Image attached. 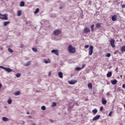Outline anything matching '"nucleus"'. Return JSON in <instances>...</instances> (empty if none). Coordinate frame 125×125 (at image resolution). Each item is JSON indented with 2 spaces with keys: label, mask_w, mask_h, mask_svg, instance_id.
I'll return each instance as SVG.
<instances>
[{
  "label": "nucleus",
  "mask_w": 125,
  "mask_h": 125,
  "mask_svg": "<svg viewBox=\"0 0 125 125\" xmlns=\"http://www.w3.org/2000/svg\"><path fill=\"white\" fill-rule=\"evenodd\" d=\"M0 19L2 20H8V15L7 14L3 15L0 13Z\"/></svg>",
  "instance_id": "nucleus-1"
},
{
  "label": "nucleus",
  "mask_w": 125,
  "mask_h": 125,
  "mask_svg": "<svg viewBox=\"0 0 125 125\" xmlns=\"http://www.w3.org/2000/svg\"><path fill=\"white\" fill-rule=\"evenodd\" d=\"M68 51L70 53H75L76 52V49L73 48L71 45H69L68 46Z\"/></svg>",
  "instance_id": "nucleus-2"
},
{
  "label": "nucleus",
  "mask_w": 125,
  "mask_h": 125,
  "mask_svg": "<svg viewBox=\"0 0 125 125\" xmlns=\"http://www.w3.org/2000/svg\"><path fill=\"white\" fill-rule=\"evenodd\" d=\"M61 33V31H60V30L59 29H57L53 32V34L54 36H58Z\"/></svg>",
  "instance_id": "nucleus-3"
},
{
  "label": "nucleus",
  "mask_w": 125,
  "mask_h": 125,
  "mask_svg": "<svg viewBox=\"0 0 125 125\" xmlns=\"http://www.w3.org/2000/svg\"><path fill=\"white\" fill-rule=\"evenodd\" d=\"M93 53V46L90 45L89 47V55H92Z\"/></svg>",
  "instance_id": "nucleus-4"
},
{
  "label": "nucleus",
  "mask_w": 125,
  "mask_h": 125,
  "mask_svg": "<svg viewBox=\"0 0 125 125\" xmlns=\"http://www.w3.org/2000/svg\"><path fill=\"white\" fill-rule=\"evenodd\" d=\"M110 43L111 46H112V47H115L116 46V45H115V39H111L110 41Z\"/></svg>",
  "instance_id": "nucleus-5"
},
{
  "label": "nucleus",
  "mask_w": 125,
  "mask_h": 125,
  "mask_svg": "<svg viewBox=\"0 0 125 125\" xmlns=\"http://www.w3.org/2000/svg\"><path fill=\"white\" fill-rule=\"evenodd\" d=\"M90 29H89V28L87 27H85L84 29L83 33H84V34H88V33H90Z\"/></svg>",
  "instance_id": "nucleus-6"
},
{
  "label": "nucleus",
  "mask_w": 125,
  "mask_h": 125,
  "mask_svg": "<svg viewBox=\"0 0 125 125\" xmlns=\"http://www.w3.org/2000/svg\"><path fill=\"white\" fill-rule=\"evenodd\" d=\"M52 53H54L56 55L59 56V53L58 52V50H52L51 51Z\"/></svg>",
  "instance_id": "nucleus-7"
},
{
  "label": "nucleus",
  "mask_w": 125,
  "mask_h": 125,
  "mask_svg": "<svg viewBox=\"0 0 125 125\" xmlns=\"http://www.w3.org/2000/svg\"><path fill=\"white\" fill-rule=\"evenodd\" d=\"M117 17H118V16L117 15H116V14L114 15L111 17L112 21H116V20H117Z\"/></svg>",
  "instance_id": "nucleus-8"
},
{
  "label": "nucleus",
  "mask_w": 125,
  "mask_h": 125,
  "mask_svg": "<svg viewBox=\"0 0 125 125\" xmlns=\"http://www.w3.org/2000/svg\"><path fill=\"white\" fill-rule=\"evenodd\" d=\"M76 83L77 81L74 80L68 81V83H69V84H75V83Z\"/></svg>",
  "instance_id": "nucleus-9"
},
{
  "label": "nucleus",
  "mask_w": 125,
  "mask_h": 125,
  "mask_svg": "<svg viewBox=\"0 0 125 125\" xmlns=\"http://www.w3.org/2000/svg\"><path fill=\"white\" fill-rule=\"evenodd\" d=\"M100 118V115H97L93 118V121H96L97 120H99Z\"/></svg>",
  "instance_id": "nucleus-10"
},
{
  "label": "nucleus",
  "mask_w": 125,
  "mask_h": 125,
  "mask_svg": "<svg viewBox=\"0 0 125 125\" xmlns=\"http://www.w3.org/2000/svg\"><path fill=\"white\" fill-rule=\"evenodd\" d=\"M102 103L103 104V105H105L106 103H107V101L105 100V98H102Z\"/></svg>",
  "instance_id": "nucleus-11"
},
{
  "label": "nucleus",
  "mask_w": 125,
  "mask_h": 125,
  "mask_svg": "<svg viewBox=\"0 0 125 125\" xmlns=\"http://www.w3.org/2000/svg\"><path fill=\"white\" fill-rule=\"evenodd\" d=\"M58 74L59 78L61 79H63V73L62 72H59Z\"/></svg>",
  "instance_id": "nucleus-12"
},
{
  "label": "nucleus",
  "mask_w": 125,
  "mask_h": 125,
  "mask_svg": "<svg viewBox=\"0 0 125 125\" xmlns=\"http://www.w3.org/2000/svg\"><path fill=\"white\" fill-rule=\"evenodd\" d=\"M107 78H111L112 77V72L109 71L106 74Z\"/></svg>",
  "instance_id": "nucleus-13"
},
{
  "label": "nucleus",
  "mask_w": 125,
  "mask_h": 125,
  "mask_svg": "<svg viewBox=\"0 0 125 125\" xmlns=\"http://www.w3.org/2000/svg\"><path fill=\"white\" fill-rule=\"evenodd\" d=\"M112 84H113L114 85H115V84H117V83H118V81H117V80L115 79L114 80H112L111 82Z\"/></svg>",
  "instance_id": "nucleus-14"
},
{
  "label": "nucleus",
  "mask_w": 125,
  "mask_h": 125,
  "mask_svg": "<svg viewBox=\"0 0 125 125\" xmlns=\"http://www.w3.org/2000/svg\"><path fill=\"white\" fill-rule=\"evenodd\" d=\"M93 114L94 115H95V114H97V112H98V110H97V109L96 108H95L92 111Z\"/></svg>",
  "instance_id": "nucleus-15"
},
{
  "label": "nucleus",
  "mask_w": 125,
  "mask_h": 125,
  "mask_svg": "<svg viewBox=\"0 0 125 125\" xmlns=\"http://www.w3.org/2000/svg\"><path fill=\"white\" fill-rule=\"evenodd\" d=\"M10 24V21H4L3 23V26H7V25H9Z\"/></svg>",
  "instance_id": "nucleus-16"
},
{
  "label": "nucleus",
  "mask_w": 125,
  "mask_h": 125,
  "mask_svg": "<svg viewBox=\"0 0 125 125\" xmlns=\"http://www.w3.org/2000/svg\"><path fill=\"white\" fill-rule=\"evenodd\" d=\"M96 27L98 29H99V28H101V23H97L96 25Z\"/></svg>",
  "instance_id": "nucleus-17"
},
{
  "label": "nucleus",
  "mask_w": 125,
  "mask_h": 125,
  "mask_svg": "<svg viewBox=\"0 0 125 125\" xmlns=\"http://www.w3.org/2000/svg\"><path fill=\"white\" fill-rule=\"evenodd\" d=\"M121 51L122 52H125V45H124L121 47Z\"/></svg>",
  "instance_id": "nucleus-18"
},
{
  "label": "nucleus",
  "mask_w": 125,
  "mask_h": 125,
  "mask_svg": "<svg viewBox=\"0 0 125 125\" xmlns=\"http://www.w3.org/2000/svg\"><path fill=\"white\" fill-rule=\"evenodd\" d=\"M5 71H6V72H8L9 73H10V72H11V71H12V69L9 68H5Z\"/></svg>",
  "instance_id": "nucleus-19"
},
{
  "label": "nucleus",
  "mask_w": 125,
  "mask_h": 125,
  "mask_svg": "<svg viewBox=\"0 0 125 125\" xmlns=\"http://www.w3.org/2000/svg\"><path fill=\"white\" fill-rule=\"evenodd\" d=\"M20 5L21 6V7H23L25 5V2H24V1H21L20 3Z\"/></svg>",
  "instance_id": "nucleus-20"
},
{
  "label": "nucleus",
  "mask_w": 125,
  "mask_h": 125,
  "mask_svg": "<svg viewBox=\"0 0 125 125\" xmlns=\"http://www.w3.org/2000/svg\"><path fill=\"white\" fill-rule=\"evenodd\" d=\"M31 64V62L30 61H28L26 62V63H25L24 64V66H25V67H27V66H29V65Z\"/></svg>",
  "instance_id": "nucleus-21"
},
{
  "label": "nucleus",
  "mask_w": 125,
  "mask_h": 125,
  "mask_svg": "<svg viewBox=\"0 0 125 125\" xmlns=\"http://www.w3.org/2000/svg\"><path fill=\"white\" fill-rule=\"evenodd\" d=\"M88 88H92V84L91 83H88Z\"/></svg>",
  "instance_id": "nucleus-22"
},
{
  "label": "nucleus",
  "mask_w": 125,
  "mask_h": 125,
  "mask_svg": "<svg viewBox=\"0 0 125 125\" xmlns=\"http://www.w3.org/2000/svg\"><path fill=\"white\" fill-rule=\"evenodd\" d=\"M2 120L4 121V122H8V119H7L6 117H3Z\"/></svg>",
  "instance_id": "nucleus-23"
},
{
  "label": "nucleus",
  "mask_w": 125,
  "mask_h": 125,
  "mask_svg": "<svg viewBox=\"0 0 125 125\" xmlns=\"http://www.w3.org/2000/svg\"><path fill=\"white\" fill-rule=\"evenodd\" d=\"M21 10H19L17 12V16H21Z\"/></svg>",
  "instance_id": "nucleus-24"
},
{
  "label": "nucleus",
  "mask_w": 125,
  "mask_h": 125,
  "mask_svg": "<svg viewBox=\"0 0 125 125\" xmlns=\"http://www.w3.org/2000/svg\"><path fill=\"white\" fill-rule=\"evenodd\" d=\"M83 10H81V13L80 14V17L81 18V19H83Z\"/></svg>",
  "instance_id": "nucleus-25"
},
{
  "label": "nucleus",
  "mask_w": 125,
  "mask_h": 125,
  "mask_svg": "<svg viewBox=\"0 0 125 125\" xmlns=\"http://www.w3.org/2000/svg\"><path fill=\"white\" fill-rule=\"evenodd\" d=\"M84 67H85V64H83L82 67H79V70L80 71V70L83 69Z\"/></svg>",
  "instance_id": "nucleus-26"
},
{
  "label": "nucleus",
  "mask_w": 125,
  "mask_h": 125,
  "mask_svg": "<svg viewBox=\"0 0 125 125\" xmlns=\"http://www.w3.org/2000/svg\"><path fill=\"white\" fill-rule=\"evenodd\" d=\"M39 11H40V9L37 8L34 12L35 14H37V13H38Z\"/></svg>",
  "instance_id": "nucleus-27"
},
{
  "label": "nucleus",
  "mask_w": 125,
  "mask_h": 125,
  "mask_svg": "<svg viewBox=\"0 0 125 125\" xmlns=\"http://www.w3.org/2000/svg\"><path fill=\"white\" fill-rule=\"evenodd\" d=\"M7 103L8 104H11V103H12V100H11V99H9L7 101Z\"/></svg>",
  "instance_id": "nucleus-28"
},
{
  "label": "nucleus",
  "mask_w": 125,
  "mask_h": 125,
  "mask_svg": "<svg viewBox=\"0 0 125 125\" xmlns=\"http://www.w3.org/2000/svg\"><path fill=\"white\" fill-rule=\"evenodd\" d=\"M105 56H106V57H110L111 56V53H107L106 54Z\"/></svg>",
  "instance_id": "nucleus-29"
},
{
  "label": "nucleus",
  "mask_w": 125,
  "mask_h": 125,
  "mask_svg": "<svg viewBox=\"0 0 125 125\" xmlns=\"http://www.w3.org/2000/svg\"><path fill=\"white\" fill-rule=\"evenodd\" d=\"M8 50L11 53H12V52H13V50L11 49V48H8Z\"/></svg>",
  "instance_id": "nucleus-30"
},
{
  "label": "nucleus",
  "mask_w": 125,
  "mask_h": 125,
  "mask_svg": "<svg viewBox=\"0 0 125 125\" xmlns=\"http://www.w3.org/2000/svg\"><path fill=\"white\" fill-rule=\"evenodd\" d=\"M21 76V74H20V73H17V74L16 75V77L17 78H20Z\"/></svg>",
  "instance_id": "nucleus-31"
},
{
  "label": "nucleus",
  "mask_w": 125,
  "mask_h": 125,
  "mask_svg": "<svg viewBox=\"0 0 125 125\" xmlns=\"http://www.w3.org/2000/svg\"><path fill=\"white\" fill-rule=\"evenodd\" d=\"M94 28V24H92L91 26V32H93V28Z\"/></svg>",
  "instance_id": "nucleus-32"
},
{
  "label": "nucleus",
  "mask_w": 125,
  "mask_h": 125,
  "mask_svg": "<svg viewBox=\"0 0 125 125\" xmlns=\"http://www.w3.org/2000/svg\"><path fill=\"white\" fill-rule=\"evenodd\" d=\"M32 50L34 52H37V51H38V49L37 48H32Z\"/></svg>",
  "instance_id": "nucleus-33"
},
{
  "label": "nucleus",
  "mask_w": 125,
  "mask_h": 125,
  "mask_svg": "<svg viewBox=\"0 0 125 125\" xmlns=\"http://www.w3.org/2000/svg\"><path fill=\"white\" fill-rule=\"evenodd\" d=\"M19 94H20V92L19 91L16 92L15 93V95H19Z\"/></svg>",
  "instance_id": "nucleus-34"
},
{
  "label": "nucleus",
  "mask_w": 125,
  "mask_h": 125,
  "mask_svg": "<svg viewBox=\"0 0 125 125\" xmlns=\"http://www.w3.org/2000/svg\"><path fill=\"white\" fill-rule=\"evenodd\" d=\"M112 114H113V111H111L109 112V113L108 114V116L109 117H111V116H112Z\"/></svg>",
  "instance_id": "nucleus-35"
},
{
  "label": "nucleus",
  "mask_w": 125,
  "mask_h": 125,
  "mask_svg": "<svg viewBox=\"0 0 125 125\" xmlns=\"http://www.w3.org/2000/svg\"><path fill=\"white\" fill-rule=\"evenodd\" d=\"M41 109H42V110H43V111H44V110H45V107L44 106H42L41 107Z\"/></svg>",
  "instance_id": "nucleus-36"
},
{
  "label": "nucleus",
  "mask_w": 125,
  "mask_h": 125,
  "mask_svg": "<svg viewBox=\"0 0 125 125\" xmlns=\"http://www.w3.org/2000/svg\"><path fill=\"white\" fill-rule=\"evenodd\" d=\"M53 107H55L56 106V103L55 102H53L52 104Z\"/></svg>",
  "instance_id": "nucleus-37"
},
{
  "label": "nucleus",
  "mask_w": 125,
  "mask_h": 125,
  "mask_svg": "<svg viewBox=\"0 0 125 125\" xmlns=\"http://www.w3.org/2000/svg\"><path fill=\"white\" fill-rule=\"evenodd\" d=\"M100 110L101 112H102V111H103V106H101Z\"/></svg>",
  "instance_id": "nucleus-38"
},
{
  "label": "nucleus",
  "mask_w": 125,
  "mask_h": 125,
  "mask_svg": "<svg viewBox=\"0 0 125 125\" xmlns=\"http://www.w3.org/2000/svg\"><path fill=\"white\" fill-rule=\"evenodd\" d=\"M89 47V45H86L84 46L85 48H88Z\"/></svg>",
  "instance_id": "nucleus-39"
},
{
  "label": "nucleus",
  "mask_w": 125,
  "mask_h": 125,
  "mask_svg": "<svg viewBox=\"0 0 125 125\" xmlns=\"http://www.w3.org/2000/svg\"><path fill=\"white\" fill-rule=\"evenodd\" d=\"M0 68L1 69H3L4 70H5V68H6V67H3V66H0Z\"/></svg>",
  "instance_id": "nucleus-40"
},
{
  "label": "nucleus",
  "mask_w": 125,
  "mask_h": 125,
  "mask_svg": "<svg viewBox=\"0 0 125 125\" xmlns=\"http://www.w3.org/2000/svg\"><path fill=\"white\" fill-rule=\"evenodd\" d=\"M122 8H125V4H123L122 6Z\"/></svg>",
  "instance_id": "nucleus-41"
},
{
  "label": "nucleus",
  "mask_w": 125,
  "mask_h": 125,
  "mask_svg": "<svg viewBox=\"0 0 125 125\" xmlns=\"http://www.w3.org/2000/svg\"><path fill=\"white\" fill-rule=\"evenodd\" d=\"M118 52H119V50H116V51L114 52V54H116V53H118Z\"/></svg>",
  "instance_id": "nucleus-42"
},
{
  "label": "nucleus",
  "mask_w": 125,
  "mask_h": 125,
  "mask_svg": "<svg viewBox=\"0 0 125 125\" xmlns=\"http://www.w3.org/2000/svg\"><path fill=\"white\" fill-rule=\"evenodd\" d=\"M118 67H116L115 69V71H116V73H118Z\"/></svg>",
  "instance_id": "nucleus-43"
},
{
  "label": "nucleus",
  "mask_w": 125,
  "mask_h": 125,
  "mask_svg": "<svg viewBox=\"0 0 125 125\" xmlns=\"http://www.w3.org/2000/svg\"><path fill=\"white\" fill-rule=\"evenodd\" d=\"M122 87L123 88H125V84H123V85H122Z\"/></svg>",
  "instance_id": "nucleus-44"
},
{
  "label": "nucleus",
  "mask_w": 125,
  "mask_h": 125,
  "mask_svg": "<svg viewBox=\"0 0 125 125\" xmlns=\"http://www.w3.org/2000/svg\"><path fill=\"white\" fill-rule=\"evenodd\" d=\"M117 90H118V91H120V90H121V87H118V88H117Z\"/></svg>",
  "instance_id": "nucleus-45"
},
{
  "label": "nucleus",
  "mask_w": 125,
  "mask_h": 125,
  "mask_svg": "<svg viewBox=\"0 0 125 125\" xmlns=\"http://www.w3.org/2000/svg\"><path fill=\"white\" fill-rule=\"evenodd\" d=\"M44 63H45V64H47V63H48V62L47 60H45L44 61Z\"/></svg>",
  "instance_id": "nucleus-46"
},
{
  "label": "nucleus",
  "mask_w": 125,
  "mask_h": 125,
  "mask_svg": "<svg viewBox=\"0 0 125 125\" xmlns=\"http://www.w3.org/2000/svg\"><path fill=\"white\" fill-rule=\"evenodd\" d=\"M109 94H110V93L109 92H107L106 94L107 96H108V95H109Z\"/></svg>",
  "instance_id": "nucleus-47"
},
{
  "label": "nucleus",
  "mask_w": 125,
  "mask_h": 125,
  "mask_svg": "<svg viewBox=\"0 0 125 125\" xmlns=\"http://www.w3.org/2000/svg\"><path fill=\"white\" fill-rule=\"evenodd\" d=\"M20 47H21V48L24 47V45L21 44V46H20Z\"/></svg>",
  "instance_id": "nucleus-48"
},
{
  "label": "nucleus",
  "mask_w": 125,
  "mask_h": 125,
  "mask_svg": "<svg viewBox=\"0 0 125 125\" xmlns=\"http://www.w3.org/2000/svg\"><path fill=\"white\" fill-rule=\"evenodd\" d=\"M76 71H79V67H77L76 68Z\"/></svg>",
  "instance_id": "nucleus-49"
},
{
  "label": "nucleus",
  "mask_w": 125,
  "mask_h": 125,
  "mask_svg": "<svg viewBox=\"0 0 125 125\" xmlns=\"http://www.w3.org/2000/svg\"><path fill=\"white\" fill-rule=\"evenodd\" d=\"M1 86H2V84L1 83H0V89L1 88Z\"/></svg>",
  "instance_id": "nucleus-50"
},
{
  "label": "nucleus",
  "mask_w": 125,
  "mask_h": 125,
  "mask_svg": "<svg viewBox=\"0 0 125 125\" xmlns=\"http://www.w3.org/2000/svg\"><path fill=\"white\" fill-rule=\"evenodd\" d=\"M50 75H51V72H49V73H48V75H49V76H50Z\"/></svg>",
  "instance_id": "nucleus-51"
},
{
  "label": "nucleus",
  "mask_w": 125,
  "mask_h": 125,
  "mask_svg": "<svg viewBox=\"0 0 125 125\" xmlns=\"http://www.w3.org/2000/svg\"><path fill=\"white\" fill-rule=\"evenodd\" d=\"M73 107H74V105L72 104V106H71V108H73Z\"/></svg>",
  "instance_id": "nucleus-52"
},
{
  "label": "nucleus",
  "mask_w": 125,
  "mask_h": 125,
  "mask_svg": "<svg viewBox=\"0 0 125 125\" xmlns=\"http://www.w3.org/2000/svg\"><path fill=\"white\" fill-rule=\"evenodd\" d=\"M29 114H30V112H27V115H29Z\"/></svg>",
  "instance_id": "nucleus-53"
},
{
  "label": "nucleus",
  "mask_w": 125,
  "mask_h": 125,
  "mask_svg": "<svg viewBox=\"0 0 125 125\" xmlns=\"http://www.w3.org/2000/svg\"><path fill=\"white\" fill-rule=\"evenodd\" d=\"M120 78H123V75H120Z\"/></svg>",
  "instance_id": "nucleus-54"
},
{
  "label": "nucleus",
  "mask_w": 125,
  "mask_h": 125,
  "mask_svg": "<svg viewBox=\"0 0 125 125\" xmlns=\"http://www.w3.org/2000/svg\"><path fill=\"white\" fill-rule=\"evenodd\" d=\"M32 125H36V124L35 123H33L32 124Z\"/></svg>",
  "instance_id": "nucleus-55"
},
{
  "label": "nucleus",
  "mask_w": 125,
  "mask_h": 125,
  "mask_svg": "<svg viewBox=\"0 0 125 125\" xmlns=\"http://www.w3.org/2000/svg\"><path fill=\"white\" fill-rule=\"evenodd\" d=\"M125 110V104H124Z\"/></svg>",
  "instance_id": "nucleus-56"
},
{
  "label": "nucleus",
  "mask_w": 125,
  "mask_h": 125,
  "mask_svg": "<svg viewBox=\"0 0 125 125\" xmlns=\"http://www.w3.org/2000/svg\"><path fill=\"white\" fill-rule=\"evenodd\" d=\"M60 9H62V7H60Z\"/></svg>",
  "instance_id": "nucleus-57"
},
{
  "label": "nucleus",
  "mask_w": 125,
  "mask_h": 125,
  "mask_svg": "<svg viewBox=\"0 0 125 125\" xmlns=\"http://www.w3.org/2000/svg\"><path fill=\"white\" fill-rule=\"evenodd\" d=\"M52 123H53V121L50 120Z\"/></svg>",
  "instance_id": "nucleus-58"
},
{
  "label": "nucleus",
  "mask_w": 125,
  "mask_h": 125,
  "mask_svg": "<svg viewBox=\"0 0 125 125\" xmlns=\"http://www.w3.org/2000/svg\"><path fill=\"white\" fill-rule=\"evenodd\" d=\"M89 2H91V1H89Z\"/></svg>",
  "instance_id": "nucleus-59"
}]
</instances>
